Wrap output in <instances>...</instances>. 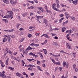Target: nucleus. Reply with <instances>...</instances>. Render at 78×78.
<instances>
[{"label": "nucleus", "mask_w": 78, "mask_h": 78, "mask_svg": "<svg viewBox=\"0 0 78 78\" xmlns=\"http://www.w3.org/2000/svg\"><path fill=\"white\" fill-rule=\"evenodd\" d=\"M2 76V77L3 78H5L6 77V78H11V77L8 76H6L5 74H3L1 73H0V77Z\"/></svg>", "instance_id": "1"}, {"label": "nucleus", "mask_w": 78, "mask_h": 78, "mask_svg": "<svg viewBox=\"0 0 78 78\" xmlns=\"http://www.w3.org/2000/svg\"><path fill=\"white\" fill-rule=\"evenodd\" d=\"M8 14H9V15H7V16H9L8 17V19L10 17H12V15H13V12L12 11H8L7 12Z\"/></svg>", "instance_id": "2"}, {"label": "nucleus", "mask_w": 78, "mask_h": 78, "mask_svg": "<svg viewBox=\"0 0 78 78\" xmlns=\"http://www.w3.org/2000/svg\"><path fill=\"white\" fill-rule=\"evenodd\" d=\"M16 2H16H14L12 1H10V2L11 3V4H12V6H14V5H15V4H16V3H17Z\"/></svg>", "instance_id": "3"}, {"label": "nucleus", "mask_w": 78, "mask_h": 78, "mask_svg": "<svg viewBox=\"0 0 78 78\" xmlns=\"http://www.w3.org/2000/svg\"><path fill=\"white\" fill-rule=\"evenodd\" d=\"M36 16H37V20H39V19H43V16H37V15Z\"/></svg>", "instance_id": "4"}, {"label": "nucleus", "mask_w": 78, "mask_h": 78, "mask_svg": "<svg viewBox=\"0 0 78 78\" xmlns=\"http://www.w3.org/2000/svg\"><path fill=\"white\" fill-rule=\"evenodd\" d=\"M65 14L66 16L67 19H68V18L69 17V14H68V13H67V12H65Z\"/></svg>", "instance_id": "5"}, {"label": "nucleus", "mask_w": 78, "mask_h": 78, "mask_svg": "<svg viewBox=\"0 0 78 78\" xmlns=\"http://www.w3.org/2000/svg\"><path fill=\"white\" fill-rule=\"evenodd\" d=\"M45 35H46V36H45V37H46V38H48V39L50 38V37H48V35L47 34H43L41 36V37H43V36H45Z\"/></svg>", "instance_id": "6"}, {"label": "nucleus", "mask_w": 78, "mask_h": 78, "mask_svg": "<svg viewBox=\"0 0 78 78\" xmlns=\"http://www.w3.org/2000/svg\"><path fill=\"white\" fill-rule=\"evenodd\" d=\"M73 3L74 5H77L78 4V0H75L74 1H73Z\"/></svg>", "instance_id": "7"}, {"label": "nucleus", "mask_w": 78, "mask_h": 78, "mask_svg": "<svg viewBox=\"0 0 78 78\" xmlns=\"http://www.w3.org/2000/svg\"><path fill=\"white\" fill-rule=\"evenodd\" d=\"M69 23V21H66V22L63 23L62 24L63 27H64L65 25H66V24H67V23Z\"/></svg>", "instance_id": "8"}, {"label": "nucleus", "mask_w": 78, "mask_h": 78, "mask_svg": "<svg viewBox=\"0 0 78 78\" xmlns=\"http://www.w3.org/2000/svg\"><path fill=\"white\" fill-rule=\"evenodd\" d=\"M56 2L57 3V7L59 8V1H58V0H56Z\"/></svg>", "instance_id": "9"}, {"label": "nucleus", "mask_w": 78, "mask_h": 78, "mask_svg": "<svg viewBox=\"0 0 78 78\" xmlns=\"http://www.w3.org/2000/svg\"><path fill=\"white\" fill-rule=\"evenodd\" d=\"M1 16L3 18H6V19H8L9 16H7V15H5L4 16H3V15H2Z\"/></svg>", "instance_id": "10"}, {"label": "nucleus", "mask_w": 78, "mask_h": 78, "mask_svg": "<svg viewBox=\"0 0 78 78\" xmlns=\"http://www.w3.org/2000/svg\"><path fill=\"white\" fill-rule=\"evenodd\" d=\"M43 22L45 24H47V21L45 19H44L43 20Z\"/></svg>", "instance_id": "11"}, {"label": "nucleus", "mask_w": 78, "mask_h": 78, "mask_svg": "<svg viewBox=\"0 0 78 78\" xmlns=\"http://www.w3.org/2000/svg\"><path fill=\"white\" fill-rule=\"evenodd\" d=\"M3 2L4 3H5L6 4H9V2L8 0H4Z\"/></svg>", "instance_id": "12"}, {"label": "nucleus", "mask_w": 78, "mask_h": 78, "mask_svg": "<svg viewBox=\"0 0 78 78\" xmlns=\"http://www.w3.org/2000/svg\"><path fill=\"white\" fill-rule=\"evenodd\" d=\"M66 28L62 27V32H64V31H66Z\"/></svg>", "instance_id": "13"}, {"label": "nucleus", "mask_w": 78, "mask_h": 78, "mask_svg": "<svg viewBox=\"0 0 78 78\" xmlns=\"http://www.w3.org/2000/svg\"><path fill=\"white\" fill-rule=\"evenodd\" d=\"M37 67L38 70H39L40 71H42V69H41V67H40V66H37Z\"/></svg>", "instance_id": "14"}, {"label": "nucleus", "mask_w": 78, "mask_h": 78, "mask_svg": "<svg viewBox=\"0 0 78 78\" xmlns=\"http://www.w3.org/2000/svg\"><path fill=\"white\" fill-rule=\"evenodd\" d=\"M32 48L30 47V46H29L26 49V50H32Z\"/></svg>", "instance_id": "15"}, {"label": "nucleus", "mask_w": 78, "mask_h": 78, "mask_svg": "<svg viewBox=\"0 0 78 78\" xmlns=\"http://www.w3.org/2000/svg\"><path fill=\"white\" fill-rule=\"evenodd\" d=\"M45 9L46 10V11L47 12H49L48 11V10L47 9V5H45Z\"/></svg>", "instance_id": "16"}, {"label": "nucleus", "mask_w": 78, "mask_h": 78, "mask_svg": "<svg viewBox=\"0 0 78 78\" xmlns=\"http://www.w3.org/2000/svg\"><path fill=\"white\" fill-rule=\"evenodd\" d=\"M64 18L63 17L61 19H60L59 20V23H61V22H62V20H64Z\"/></svg>", "instance_id": "17"}, {"label": "nucleus", "mask_w": 78, "mask_h": 78, "mask_svg": "<svg viewBox=\"0 0 78 78\" xmlns=\"http://www.w3.org/2000/svg\"><path fill=\"white\" fill-rule=\"evenodd\" d=\"M2 21H4V22H5L6 23H7V22H8V20L6 19H2Z\"/></svg>", "instance_id": "18"}, {"label": "nucleus", "mask_w": 78, "mask_h": 78, "mask_svg": "<svg viewBox=\"0 0 78 78\" xmlns=\"http://www.w3.org/2000/svg\"><path fill=\"white\" fill-rule=\"evenodd\" d=\"M3 42H6V41H7V39H6V37H4V38L3 40Z\"/></svg>", "instance_id": "19"}, {"label": "nucleus", "mask_w": 78, "mask_h": 78, "mask_svg": "<svg viewBox=\"0 0 78 78\" xmlns=\"http://www.w3.org/2000/svg\"><path fill=\"white\" fill-rule=\"evenodd\" d=\"M9 38H8V42H10L11 41V40L10 39H9V37H11V35H9Z\"/></svg>", "instance_id": "20"}, {"label": "nucleus", "mask_w": 78, "mask_h": 78, "mask_svg": "<svg viewBox=\"0 0 78 78\" xmlns=\"http://www.w3.org/2000/svg\"><path fill=\"white\" fill-rule=\"evenodd\" d=\"M29 29H30V30H31V29H32V28H35V27L30 26V27H29Z\"/></svg>", "instance_id": "21"}, {"label": "nucleus", "mask_w": 78, "mask_h": 78, "mask_svg": "<svg viewBox=\"0 0 78 78\" xmlns=\"http://www.w3.org/2000/svg\"><path fill=\"white\" fill-rule=\"evenodd\" d=\"M33 68L32 67H29L28 69V70H30V71H32V70H33Z\"/></svg>", "instance_id": "22"}, {"label": "nucleus", "mask_w": 78, "mask_h": 78, "mask_svg": "<svg viewBox=\"0 0 78 78\" xmlns=\"http://www.w3.org/2000/svg\"><path fill=\"white\" fill-rule=\"evenodd\" d=\"M13 31H14V30L12 29L11 30H9V32H10V33H12Z\"/></svg>", "instance_id": "23"}, {"label": "nucleus", "mask_w": 78, "mask_h": 78, "mask_svg": "<svg viewBox=\"0 0 78 78\" xmlns=\"http://www.w3.org/2000/svg\"><path fill=\"white\" fill-rule=\"evenodd\" d=\"M9 69H10L11 70H14V68H12L11 67H9L8 68Z\"/></svg>", "instance_id": "24"}, {"label": "nucleus", "mask_w": 78, "mask_h": 78, "mask_svg": "<svg viewBox=\"0 0 78 78\" xmlns=\"http://www.w3.org/2000/svg\"><path fill=\"white\" fill-rule=\"evenodd\" d=\"M34 66V65H29L27 66V67H33Z\"/></svg>", "instance_id": "25"}, {"label": "nucleus", "mask_w": 78, "mask_h": 78, "mask_svg": "<svg viewBox=\"0 0 78 78\" xmlns=\"http://www.w3.org/2000/svg\"><path fill=\"white\" fill-rule=\"evenodd\" d=\"M16 37V35H12V39H14Z\"/></svg>", "instance_id": "26"}, {"label": "nucleus", "mask_w": 78, "mask_h": 78, "mask_svg": "<svg viewBox=\"0 0 78 78\" xmlns=\"http://www.w3.org/2000/svg\"><path fill=\"white\" fill-rule=\"evenodd\" d=\"M71 19L73 20H75L76 19L75 17H71Z\"/></svg>", "instance_id": "27"}, {"label": "nucleus", "mask_w": 78, "mask_h": 78, "mask_svg": "<svg viewBox=\"0 0 78 78\" xmlns=\"http://www.w3.org/2000/svg\"><path fill=\"white\" fill-rule=\"evenodd\" d=\"M55 64L56 65H60V62H55Z\"/></svg>", "instance_id": "28"}, {"label": "nucleus", "mask_w": 78, "mask_h": 78, "mask_svg": "<svg viewBox=\"0 0 78 78\" xmlns=\"http://www.w3.org/2000/svg\"><path fill=\"white\" fill-rule=\"evenodd\" d=\"M63 67H65V66L66 65V62H64L63 63Z\"/></svg>", "instance_id": "29"}, {"label": "nucleus", "mask_w": 78, "mask_h": 78, "mask_svg": "<svg viewBox=\"0 0 78 78\" xmlns=\"http://www.w3.org/2000/svg\"><path fill=\"white\" fill-rule=\"evenodd\" d=\"M28 2H29V3H32V4H34V2H33V1H27Z\"/></svg>", "instance_id": "30"}, {"label": "nucleus", "mask_w": 78, "mask_h": 78, "mask_svg": "<svg viewBox=\"0 0 78 78\" xmlns=\"http://www.w3.org/2000/svg\"><path fill=\"white\" fill-rule=\"evenodd\" d=\"M24 33L23 32H21L20 34V36H22V35H23Z\"/></svg>", "instance_id": "31"}, {"label": "nucleus", "mask_w": 78, "mask_h": 78, "mask_svg": "<svg viewBox=\"0 0 78 78\" xmlns=\"http://www.w3.org/2000/svg\"><path fill=\"white\" fill-rule=\"evenodd\" d=\"M51 34H52V36H56V34H53V33H51Z\"/></svg>", "instance_id": "32"}, {"label": "nucleus", "mask_w": 78, "mask_h": 78, "mask_svg": "<svg viewBox=\"0 0 78 78\" xmlns=\"http://www.w3.org/2000/svg\"><path fill=\"white\" fill-rule=\"evenodd\" d=\"M39 45V44H34V46H35V47H38Z\"/></svg>", "instance_id": "33"}, {"label": "nucleus", "mask_w": 78, "mask_h": 78, "mask_svg": "<svg viewBox=\"0 0 78 78\" xmlns=\"http://www.w3.org/2000/svg\"><path fill=\"white\" fill-rule=\"evenodd\" d=\"M34 53H32V52H30V54H29V55H31V56H34Z\"/></svg>", "instance_id": "34"}, {"label": "nucleus", "mask_w": 78, "mask_h": 78, "mask_svg": "<svg viewBox=\"0 0 78 78\" xmlns=\"http://www.w3.org/2000/svg\"><path fill=\"white\" fill-rule=\"evenodd\" d=\"M19 76V77H20V78H24V77H23V76L21 74Z\"/></svg>", "instance_id": "35"}, {"label": "nucleus", "mask_w": 78, "mask_h": 78, "mask_svg": "<svg viewBox=\"0 0 78 78\" xmlns=\"http://www.w3.org/2000/svg\"><path fill=\"white\" fill-rule=\"evenodd\" d=\"M47 40H46L44 43H42V44H47Z\"/></svg>", "instance_id": "36"}, {"label": "nucleus", "mask_w": 78, "mask_h": 78, "mask_svg": "<svg viewBox=\"0 0 78 78\" xmlns=\"http://www.w3.org/2000/svg\"><path fill=\"white\" fill-rule=\"evenodd\" d=\"M49 54L50 55H52V56H54V57H55V56H56L55 55L53 54L52 53H50Z\"/></svg>", "instance_id": "37"}, {"label": "nucleus", "mask_w": 78, "mask_h": 78, "mask_svg": "<svg viewBox=\"0 0 78 78\" xmlns=\"http://www.w3.org/2000/svg\"><path fill=\"white\" fill-rule=\"evenodd\" d=\"M66 68H68L69 67V63H67L66 65Z\"/></svg>", "instance_id": "38"}, {"label": "nucleus", "mask_w": 78, "mask_h": 78, "mask_svg": "<svg viewBox=\"0 0 78 78\" xmlns=\"http://www.w3.org/2000/svg\"><path fill=\"white\" fill-rule=\"evenodd\" d=\"M70 43H66V45H67V46H70Z\"/></svg>", "instance_id": "39"}, {"label": "nucleus", "mask_w": 78, "mask_h": 78, "mask_svg": "<svg viewBox=\"0 0 78 78\" xmlns=\"http://www.w3.org/2000/svg\"><path fill=\"white\" fill-rule=\"evenodd\" d=\"M10 50H9V49L8 48H6V51L7 52V53H8V51H9Z\"/></svg>", "instance_id": "40"}, {"label": "nucleus", "mask_w": 78, "mask_h": 78, "mask_svg": "<svg viewBox=\"0 0 78 78\" xmlns=\"http://www.w3.org/2000/svg\"><path fill=\"white\" fill-rule=\"evenodd\" d=\"M16 74L17 76H19L20 75V73H16Z\"/></svg>", "instance_id": "41"}, {"label": "nucleus", "mask_w": 78, "mask_h": 78, "mask_svg": "<svg viewBox=\"0 0 78 78\" xmlns=\"http://www.w3.org/2000/svg\"><path fill=\"white\" fill-rule=\"evenodd\" d=\"M59 70H60V71L61 70H62V67H60L58 68Z\"/></svg>", "instance_id": "42"}, {"label": "nucleus", "mask_w": 78, "mask_h": 78, "mask_svg": "<svg viewBox=\"0 0 78 78\" xmlns=\"http://www.w3.org/2000/svg\"><path fill=\"white\" fill-rule=\"evenodd\" d=\"M76 67V65L74 64L73 66V69H75V67Z\"/></svg>", "instance_id": "43"}, {"label": "nucleus", "mask_w": 78, "mask_h": 78, "mask_svg": "<svg viewBox=\"0 0 78 78\" xmlns=\"http://www.w3.org/2000/svg\"><path fill=\"white\" fill-rule=\"evenodd\" d=\"M32 36V35L31 34H30L29 35H28V37H29L30 38Z\"/></svg>", "instance_id": "44"}, {"label": "nucleus", "mask_w": 78, "mask_h": 78, "mask_svg": "<svg viewBox=\"0 0 78 78\" xmlns=\"http://www.w3.org/2000/svg\"><path fill=\"white\" fill-rule=\"evenodd\" d=\"M60 17H63L64 16V15L62 14H60L59 15Z\"/></svg>", "instance_id": "45"}, {"label": "nucleus", "mask_w": 78, "mask_h": 78, "mask_svg": "<svg viewBox=\"0 0 78 78\" xmlns=\"http://www.w3.org/2000/svg\"><path fill=\"white\" fill-rule=\"evenodd\" d=\"M53 45H56V43L55 42H53L52 44Z\"/></svg>", "instance_id": "46"}, {"label": "nucleus", "mask_w": 78, "mask_h": 78, "mask_svg": "<svg viewBox=\"0 0 78 78\" xmlns=\"http://www.w3.org/2000/svg\"><path fill=\"white\" fill-rule=\"evenodd\" d=\"M37 64L39 65V64H40V61H39L38 60H37Z\"/></svg>", "instance_id": "47"}, {"label": "nucleus", "mask_w": 78, "mask_h": 78, "mask_svg": "<svg viewBox=\"0 0 78 78\" xmlns=\"http://www.w3.org/2000/svg\"><path fill=\"white\" fill-rule=\"evenodd\" d=\"M44 54H45V55H46L47 53V50L46 51H44Z\"/></svg>", "instance_id": "48"}, {"label": "nucleus", "mask_w": 78, "mask_h": 78, "mask_svg": "<svg viewBox=\"0 0 78 78\" xmlns=\"http://www.w3.org/2000/svg\"><path fill=\"white\" fill-rule=\"evenodd\" d=\"M54 38L55 39H58V37H57V36H55V37H54Z\"/></svg>", "instance_id": "49"}, {"label": "nucleus", "mask_w": 78, "mask_h": 78, "mask_svg": "<svg viewBox=\"0 0 78 78\" xmlns=\"http://www.w3.org/2000/svg\"><path fill=\"white\" fill-rule=\"evenodd\" d=\"M68 48H69V49H72V47H71L70 46H67Z\"/></svg>", "instance_id": "50"}, {"label": "nucleus", "mask_w": 78, "mask_h": 78, "mask_svg": "<svg viewBox=\"0 0 78 78\" xmlns=\"http://www.w3.org/2000/svg\"><path fill=\"white\" fill-rule=\"evenodd\" d=\"M24 40L23 39H21L20 40V42H23V41Z\"/></svg>", "instance_id": "51"}, {"label": "nucleus", "mask_w": 78, "mask_h": 78, "mask_svg": "<svg viewBox=\"0 0 78 78\" xmlns=\"http://www.w3.org/2000/svg\"><path fill=\"white\" fill-rule=\"evenodd\" d=\"M19 25H20V24H17V26H16V28L18 29L19 28Z\"/></svg>", "instance_id": "52"}, {"label": "nucleus", "mask_w": 78, "mask_h": 78, "mask_svg": "<svg viewBox=\"0 0 78 78\" xmlns=\"http://www.w3.org/2000/svg\"><path fill=\"white\" fill-rule=\"evenodd\" d=\"M21 62H22L23 64H25V62H24L23 60H22Z\"/></svg>", "instance_id": "53"}, {"label": "nucleus", "mask_w": 78, "mask_h": 78, "mask_svg": "<svg viewBox=\"0 0 78 78\" xmlns=\"http://www.w3.org/2000/svg\"><path fill=\"white\" fill-rule=\"evenodd\" d=\"M34 1L36 3H38V1L37 0H34Z\"/></svg>", "instance_id": "54"}, {"label": "nucleus", "mask_w": 78, "mask_h": 78, "mask_svg": "<svg viewBox=\"0 0 78 78\" xmlns=\"http://www.w3.org/2000/svg\"><path fill=\"white\" fill-rule=\"evenodd\" d=\"M37 54H38V55H39L41 56V55L42 54V53L41 52H37Z\"/></svg>", "instance_id": "55"}, {"label": "nucleus", "mask_w": 78, "mask_h": 78, "mask_svg": "<svg viewBox=\"0 0 78 78\" xmlns=\"http://www.w3.org/2000/svg\"><path fill=\"white\" fill-rule=\"evenodd\" d=\"M68 32L69 33H71L72 32V30H69Z\"/></svg>", "instance_id": "56"}, {"label": "nucleus", "mask_w": 78, "mask_h": 78, "mask_svg": "<svg viewBox=\"0 0 78 78\" xmlns=\"http://www.w3.org/2000/svg\"><path fill=\"white\" fill-rule=\"evenodd\" d=\"M0 64H1V65L2 64H3V62H2V60H0Z\"/></svg>", "instance_id": "57"}, {"label": "nucleus", "mask_w": 78, "mask_h": 78, "mask_svg": "<svg viewBox=\"0 0 78 78\" xmlns=\"http://www.w3.org/2000/svg\"><path fill=\"white\" fill-rule=\"evenodd\" d=\"M55 57H58V56H60V55H55Z\"/></svg>", "instance_id": "58"}, {"label": "nucleus", "mask_w": 78, "mask_h": 78, "mask_svg": "<svg viewBox=\"0 0 78 78\" xmlns=\"http://www.w3.org/2000/svg\"><path fill=\"white\" fill-rule=\"evenodd\" d=\"M37 14H40V13H41V12L37 11Z\"/></svg>", "instance_id": "59"}, {"label": "nucleus", "mask_w": 78, "mask_h": 78, "mask_svg": "<svg viewBox=\"0 0 78 78\" xmlns=\"http://www.w3.org/2000/svg\"><path fill=\"white\" fill-rule=\"evenodd\" d=\"M40 34V33H38L35 34V35L36 36H39V34Z\"/></svg>", "instance_id": "60"}, {"label": "nucleus", "mask_w": 78, "mask_h": 78, "mask_svg": "<svg viewBox=\"0 0 78 78\" xmlns=\"http://www.w3.org/2000/svg\"><path fill=\"white\" fill-rule=\"evenodd\" d=\"M30 45L32 46V47H34V44H33V43H32L30 44Z\"/></svg>", "instance_id": "61"}, {"label": "nucleus", "mask_w": 78, "mask_h": 78, "mask_svg": "<svg viewBox=\"0 0 78 78\" xmlns=\"http://www.w3.org/2000/svg\"><path fill=\"white\" fill-rule=\"evenodd\" d=\"M45 66H46V65L45 64H43V65H42V66L44 67H45Z\"/></svg>", "instance_id": "62"}, {"label": "nucleus", "mask_w": 78, "mask_h": 78, "mask_svg": "<svg viewBox=\"0 0 78 78\" xmlns=\"http://www.w3.org/2000/svg\"><path fill=\"white\" fill-rule=\"evenodd\" d=\"M75 54L76 53H73V55L74 57H75Z\"/></svg>", "instance_id": "63"}, {"label": "nucleus", "mask_w": 78, "mask_h": 78, "mask_svg": "<svg viewBox=\"0 0 78 78\" xmlns=\"http://www.w3.org/2000/svg\"><path fill=\"white\" fill-rule=\"evenodd\" d=\"M62 11H66V9H63Z\"/></svg>", "instance_id": "64"}]
</instances>
